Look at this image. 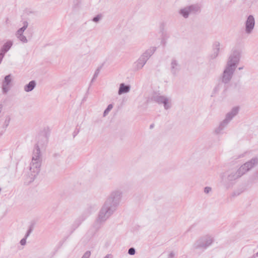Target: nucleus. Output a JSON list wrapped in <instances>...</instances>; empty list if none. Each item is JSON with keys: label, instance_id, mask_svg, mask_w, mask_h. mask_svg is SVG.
Segmentation results:
<instances>
[{"label": "nucleus", "instance_id": "1", "mask_svg": "<svg viewBox=\"0 0 258 258\" xmlns=\"http://www.w3.org/2000/svg\"><path fill=\"white\" fill-rule=\"evenodd\" d=\"M47 143V139L43 137L38 141L32 155V160L30 164L29 172L28 173V182H31L38 174L40 170L42 163V157L40 148H42Z\"/></svg>", "mask_w": 258, "mask_h": 258}, {"label": "nucleus", "instance_id": "2", "mask_svg": "<svg viewBox=\"0 0 258 258\" xmlns=\"http://www.w3.org/2000/svg\"><path fill=\"white\" fill-rule=\"evenodd\" d=\"M241 56V51L239 49H233L228 57L224 69L221 75V81L227 84L231 80L234 72L239 64Z\"/></svg>", "mask_w": 258, "mask_h": 258}, {"label": "nucleus", "instance_id": "3", "mask_svg": "<svg viewBox=\"0 0 258 258\" xmlns=\"http://www.w3.org/2000/svg\"><path fill=\"white\" fill-rule=\"evenodd\" d=\"M221 182L227 188H229L233 184L234 181L243 176L242 173L238 168L237 170H229L220 174Z\"/></svg>", "mask_w": 258, "mask_h": 258}, {"label": "nucleus", "instance_id": "4", "mask_svg": "<svg viewBox=\"0 0 258 258\" xmlns=\"http://www.w3.org/2000/svg\"><path fill=\"white\" fill-rule=\"evenodd\" d=\"M214 241L213 236L210 234H206L200 237L192 244V248L194 249L205 250L210 246Z\"/></svg>", "mask_w": 258, "mask_h": 258}, {"label": "nucleus", "instance_id": "5", "mask_svg": "<svg viewBox=\"0 0 258 258\" xmlns=\"http://www.w3.org/2000/svg\"><path fill=\"white\" fill-rule=\"evenodd\" d=\"M122 196V193L120 190H112L106 199L104 204L116 210L117 206L120 204Z\"/></svg>", "mask_w": 258, "mask_h": 258}, {"label": "nucleus", "instance_id": "6", "mask_svg": "<svg viewBox=\"0 0 258 258\" xmlns=\"http://www.w3.org/2000/svg\"><path fill=\"white\" fill-rule=\"evenodd\" d=\"M115 211L116 210L104 204L99 212L96 222L100 224L104 223Z\"/></svg>", "mask_w": 258, "mask_h": 258}, {"label": "nucleus", "instance_id": "7", "mask_svg": "<svg viewBox=\"0 0 258 258\" xmlns=\"http://www.w3.org/2000/svg\"><path fill=\"white\" fill-rule=\"evenodd\" d=\"M151 99L159 104H162L165 110L170 109L172 106V100L170 97L154 93L151 97Z\"/></svg>", "mask_w": 258, "mask_h": 258}, {"label": "nucleus", "instance_id": "8", "mask_svg": "<svg viewBox=\"0 0 258 258\" xmlns=\"http://www.w3.org/2000/svg\"><path fill=\"white\" fill-rule=\"evenodd\" d=\"M257 165L258 157H254L242 164L238 168L243 175Z\"/></svg>", "mask_w": 258, "mask_h": 258}, {"label": "nucleus", "instance_id": "9", "mask_svg": "<svg viewBox=\"0 0 258 258\" xmlns=\"http://www.w3.org/2000/svg\"><path fill=\"white\" fill-rule=\"evenodd\" d=\"M255 25L254 17L250 15L247 16L244 23V33L246 35L251 34L254 30Z\"/></svg>", "mask_w": 258, "mask_h": 258}, {"label": "nucleus", "instance_id": "10", "mask_svg": "<svg viewBox=\"0 0 258 258\" xmlns=\"http://www.w3.org/2000/svg\"><path fill=\"white\" fill-rule=\"evenodd\" d=\"M200 7L198 5H192L181 9L179 14L184 18H187L190 14L196 13L200 11Z\"/></svg>", "mask_w": 258, "mask_h": 258}, {"label": "nucleus", "instance_id": "11", "mask_svg": "<svg viewBox=\"0 0 258 258\" xmlns=\"http://www.w3.org/2000/svg\"><path fill=\"white\" fill-rule=\"evenodd\" d=\"M23 26L19 29L16 32L15 35L17 38L23 43L28 42V39L24 35V32L28 26V23L27 21H24L23 23Z\"/></svg>", "mask_w": 258, "mask_h": 258}, {"label": "nucleus", "instance_id": "12", "mask_svg": "<svg viewBox=\"0 0 258 258\" xmlns=\"http://www.w3.org/2000/svg\"><path fill=\"white\" fill-rule=\"evenodd\" d=\"M11 75H9L5 77L2 84V89L4 93H7L9 90V85L11 82Z\"/></svg>", "mask_w": 258, "mask_h": 258}, {"label": "nucleus", "instance_id": "13", "mask_svg": "<svg viewBox=\"0 0 258 258\" xmlns=\"http://www.w3.org/2000/svg\"><path fill=\"white\" fill-rule=\"evenodd\" d=\"M180 67L178 62L175 59H172L170 63V70L174 75L176 74L180 70Z\"/></svg>", "mask_w": 258, "mask_h": 258}, {"label": "nucleus", "instance_id": "14", "mask_svg": "<svg viewBox=\"0 0 258 258\" xmlns=\"http://www.w3.org/2000/svg\"><path fill=\"white\" fill-rule=\"evenodd\" d=\"M221 47V43L219 41L215 42L213 44V53H212L211 57L212 58H215L218 56Z\"/></svg>", "mask_w": 258, "mask_h": 258}, {"label": "nucleus", "instance_id": "15", "mask_svg": "<svg viewBox=\"0 0 258 258\" xmlns=\"http://www.w3.org/2000/svg\"><path fill=\"white\" fill-rule=\"evenodd\" d=\"M146 62L147 60L141 56L134 63V68L135 70L138 71L142 69Z\"/></svg>", "mask_w": 258, "mask_h": 258}, {"label": "nucleus", "instance_id": "16", "mask_svg": "<svg viewBox=\"0 0 258 258\" xmlns=\"http://www.w3.org/2000/svg\"><path fill=\"white\" fill-rule=\"evenodd\" d=\"M131 86L125 85L124 83H121L119 85L118 94L121 95L123 94L128 93L131 90Z\"/></svg>", "mask_w": 258, "mask_h": 258}, {"label": "nucleus", "instance_id": "17", "mask_svg": "<svg viewBox=\"0 0 258 258\" xmlns=\"http://www.w3.org/2000/svg\"><path fill=\"white\" fill-rule=\"evenodd\" d=\"M239 111V107H234L229 112L226 114L225 117L230 121L233 119V118L238 114Z\"/></svg>", "mask_w": 258, "mask_h": 258}, {"label": "nucleus", "instance_id": "18", "mask_svg": "<svg viewBox=\"0 0 258 258\" xmlns=\"http://www.w3.org/2000/svg\"><path fill=\"white\" fill-rule=\"evenodd\" d=\"M13 44V41L11 40H8L4 45L2 46L0 52L6 54L12 47Z\"/></svg>", "mask_w": 258, "mask_h": 258}, {"label": "nucleus", "instance_id": "19", "mask_svg": "<svg viewBox=\"0 0 258 258\" xmlns=\"http://www.w3.org/2000/svg\"><path fill=\"white\" fill-rule=\"evenodd\" d=\"M155 50L156 47H151L147 49L141 56L147 61L148 59L152 56V55L155 52Z\"/></svg>", "mask_w": 258, "mask_h": 258}, {"label": "nucleus", "instance_id": "20", "mask_svg": "<svg viewBox=\"0 0 258 258\" xmlns=\"http://www.w3.org/2000/svg\"><path fill=\"white\" fill-rule=\"evenodd\" d=\"M36 83L35 81H30L28 84L24 87V90L26 92L32 91L36 87Z\"/></svg>", "mask_w": 258, "mask_h": 258}, {"label": "nucleus", "instance_id": "21", "mask_svg": "<svg viewBox=\"0 0 258 258\" xmlns=\"http://www.w3.org/2000/svg\"><path fill=\"white\" fill-rule=\"evenodd\" d=\"M11 117L10 116H7L5 118V121L4 122L3 127L4 128H7L8 126L9 125V124L11 121Z\"/></svg>", "mask_w": 258, "mask_h": 258}, {"label": "nucleus", "instance_id": "22", "mask_svg": "<svg viewBox=\"0 0 258 258\" xmlns=\"http://www.w3.org/2000/svg\"><path fill=\"white\" fill-rule=\"evenodd\" d=\"M224 130V128L222 127L220 125H219L215 128L214 133L216 135L222 134Z\"/></svg>", "mask_w": 258, "mask_h": 258}, {"label": "nucleus", "instance_id": "23", "mask_svg": "<svg viewBox=\"0 0 258 258\" xmlns=\"http://www.w3.org/2000/svg\"><path fill=\"white\" fill-rule=\"evenodd\" d=\"M229 122L230 121L225 117V118L220 123L219 125L225 129Z\"/></svg>", "mask_w": 258, "mask_h": 258}, {"label": "nucleus", "instance_id": "24", "mask_svg": "<svg viewBox=\"0 0 258 258\" xmlns=\"http://www.w3.org/2000/svg\"><path fill=\"white\" fill-rule=\"evenodd\" d=\"M112 108H113V105L112 104H110L108 105L107 107L106 108V109L104 110V111L103 112V116L105 117L107 115H108V114L109 113L110 111Z\"/></svg>", "mask_w": 258, "mask_h": 258}, {"label": "nucleus", "instance_id": "25", "mask_svg": "<svg viewBox=\"0 0 258 258\" xmlns=\"http://www.w3.org/2000/svg\"><path fill=\"white\" fill-rule=\"evenodd\" d=\"M102 17L101 15H98L93 18L92 21L95 23H98L102 19Z\"/></svg>", "mask_w": 258, "mask_h": 258}, {"label": "nucleus", "instance_id": "26", "mask_svg": "<svg viewBox=\"0 0 258 258\" xmlns=\"http://www.w3.org/2000/svg\"><path fill=\"white\" fill-rule=\"evenodd\" d=\"M136 250L133 247L130 248L128 250V253L130 255H134L135 254Z\"/></svg>", "mask_w": 258, "mask_h": 258}, {"label": "nucleus", "instance_id": "27", "mask_svg": "<svg viewBox=\"0 0 258 258\" xmlns=\"http://www.w3.org/2000/svg\"><path fill=\"white\" fill-rule=\"evenodd\" d=\"M91 255V252L90 251H87L83 255L82 258H89Z\"/></svg>", "mask_w": 258, "mask_h": 258}, {"label": "nucleus", "instance_id": "28", "mask_svg": "<svg viewBox=\"0 0 258 258\" xmlns=\"http://www.w3.org/2000/svg\"><path fill=\"white\" fill-rule=\"evenodd\" d=\"M99 74V70L97 69V70H96V71H95V72L94 74L92 80L95 79L98 77Z\"/></svg>", "mask_w": 258, "mask_h": 258}, {"label": "nucleus", "instance_id": "29", "mask_svg": "<svg viewBox=\"0 0 258 258\" xmlns=\"http://www.w3.org/2000/svg\"><path fill=\"white\" fill-rule=\"evenodd\" d=\"M211 191V188L210 187L207 186L204 188V192L206 194H208Z\"/></svg>", "mask_w": 258, "mask_h": 258}, {"label": "nucleus", "instance_id": "30", "mask_svg": "<svg viewBox=\"0 0 258 258\" xmlns=\"http://www.w3.org/2000/svg\"><path fill=\"white\" fill-rule=\"evenodd\" d=\"M26 238L24 237L23 239H22L20 241V244L22 245H25L26 243Z\"/></svg>", "mask_w": 258, "mask_h": 258}, {"label": "nucleus", "instance_id": "31", "mask_svg": "<svg viewBox=\"0 0 258 258\" xmlns=\"http://www.w3.org/2000/svg\"><path fill=\"white\" fill-rule=\"evenodd\" d=\"M5 54H4L3 53L0 52V64L1 63L2 60H3V58L5 56Z\"/></svg>", "mask_w": 258, "mask_h": 258}, {"label": "nucleus", "instance_id": "32", "mask_svg": "<svg viewBox=\"0 0 258 258\" xmlns=\"http://www.w3.org/2000/svg\"><path fill=\"white\" fill-rule=\"evenodd\" d=\"M31 232V229H30L27 231V232L26 234L25 235V237L27 238L29 236V235H30V234Z\"/></svg>", "mask_w": 258, "mask_h": 258}, {"label": "nucleus", "instance_id": "33", "mask_svg": "<svg viewBox=\"0 0 258 258\" xmlns=\"http://www.w3.org/2000/svg\"><path fill=\"white\" fill-rule=\"evenodd\" d=\"M241 192H242V191H240V192H237H237H236L235 191V192H234L233 193L232 196H238V195H239V194H240V193H241Z\"/></svg>", "mask_w": 258, "mask_h": 258}, {"label": "nucleus", "instance_id": "34", "mask_svg": "<svg viewBox=\"0 0 258 258\" xmlns=\"http://www.w3.org/2000/svg\"><path fill=\"white\" fill-rule=\"evenodd\" d=\"M104 258H112V255L110 254H108Z\"/></svg>", "mask_w": 258, "mask_h": 258}, {"label": "nucleus", "instance_id": "35", "mask_svg": "<svg viewBox=\"0 0 258 258\" xmlns=\"http://www.w3.org/2000/svg\"><path fill=\"white\" fill-rule=\"evenodd\" d=\"M170 255L171 256H173L174 254L173 252H171V253H170Z\"/></svg>", "mask_w": 258, "mask_h": 258}, {"label": "nucleus", "instance_id": "36", "mask_svg": "<svg viewBox=\"0 0 258 258\" xmlns=\"http://www.w3.org/2000/svg\"><path fill=\"white\" fill-rule=\"evenodd\" d=\"M243 156H244L243 155H241L239 156V158H241V157H243Z\"/></svg>", "mask_w": 258, "mask_h": 258}, {"label": "nucleus", "instance_id": "37", "mask_svg": "<svg viewBox=\"0 0 258 258\" xmlns=\"http://www.w3.org/2000/svg\"><path fill=\"white\" fill-rule=\"evenodd\" d=\"M239 69V70H242V67L239 68V69Z\"/></svg>", "mask_w": 258, "mask_h": 258}, {"label": "nucleus", "instance_id": "38", "mask_svg": "<svg viewBox=\"0 0 258 258\" xmlns=\"http://www.w3.org/2000/svg\"><path fill=\"white\" fill-rule=\"evenodd\" d=\"M256 256H258V252L256 253Z\"/></svg>", "mask_w": 258, "mask_h": 258}]
</instances>
